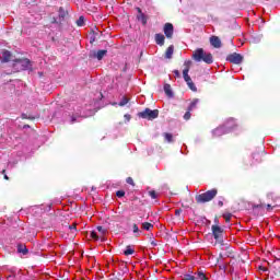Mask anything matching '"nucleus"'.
Listing matches in <instances>:
<instances>
[{
  "label": "nucleus",
  "mask_w": 280,
  "mask_h": 280,
  "mask_svg": "<svg viewBox=\"0 0 280 280\" xmlns=\"http://www.w3.org/2000/svg\"><path fill=\"white\" fill-rule=\"evenodd\" d=\"M192 59L196 62H206L207 65H212L213 63V55L210 52H205V49L198 48L197 50L194 51L192 54Z\"/></svg>",
  "instance_id": "1"
},
{
  "label": "nucleus",
  "mask_w": 280,
  "mask_h": 280,
  "mask_svg": "<svg viewBox=\"0 0 280 280\" xmlns=\"http://www.w3.org/2000/svg\"><path fill=\"white\" fill-rule=\"evenodd\" d=\"M185 69L183 70V77L185 82L187 83L188 89H190V91H194V93H196V91H198V88H196V84H194V81L191 80V77H189V69L191 67V61H185Z\"/></svg>",
  "instance_id": "2"
},
{
  "label": "nucleus",
  "mask_w": 280,
  "mask_h": 280,
  "mask_svg": "<svg viewBox=\"0 0 280 280\" xmlns=\"http://www.w3.org/2000/svg\"><path fill=\"white\" fill-rule=\"evenodd\" d=\"M215 196H218V189L214 188L203 194L197 195L196 200L197 202L203 205L205 202H211Z\"/></svg>",
  "instance_id": "3"
},
{
  "label": "nucleus",
  "mask_w": 280,
  "mask_h": 280,
  "mask_svg": "<svg viewBox=\"0 0 280 280\" xmlns=\"http://www.w3.org/2000/svg\"><path fill=\"white\" fill-rule=\"evenodd\" d=\"M138 117L152 121V119H156V117H159V109L152 110L150 108H145L143 112L138 113Z\"/></svg>",
  "instance_id": "4"
},
{
  "label": "nucleus",
  "mask_w": 280,
  "mask_h": 280,
  "mask_svg": "<svg viewBox=\"0 0 280 280\" xmlns=\"http://www.w3.org/2000/svg\"><path fill=\"white\" fill-rule=\"evenodd\" d=\"M15 69L25 71L32 67L30 59H18L14 63Z\"/></svg>",
  "instance_id": "5"
},
{
  "label": "nucleus",
  "mask_w": 280,
  "mask_h": 280,
  "mask_svg": "<svg viewBox=\"0 0 280 280\" xmlns=\"http://www.w3.org/2000/svg\"><path fill=\"white\" fill-rule=\"evenodd\" d=\"M226 60L229 62H232L233 65H242V61L244 60V57L237 52H234L232 55H229Z\"/></svg>",
  "instance_id": "6"
},
{
  "label": "nucleus",
  "mask_w": 280,
  "mask_h": 280,
  "mask_svg": "<svg viewBox=\"0 0 280 280\" xmlns=\"http://www.w3.org/2000/svg\"><path fill=\"white\" fill-rule=\"evenodd\" d=\"M222 233H223L222 228L218 225H212V234L214 240H217V242H222Z\"/></svg>",
  "instance_id": "7"
},
{
  "label": "nucleus",
  "mask_w": 280,
  "mask_h": 280,
  "mask_svg": "<svg viewBox=\"0 0 280 280\" xmlns=\"http://www.w3.org/2000/svg\"><path fill=\"white\" fill-rule=\"evenodd\" d=\"M164 34L166 38H173L174 36V25L172 23H166L164 25Z\"/></svg>",
  "instance_id": "8"
},
{
  "label": "nucleus",
  "mask_w": 280,
  "mask_h": 280,
  "mask_svg": "<svg viewBox=\"0 0 280 280\" xmlns=\"http://www.w3.org/2000/svg\"><path fill=\"white\" fill-rule=\"evenodd\" d=\"M106 54H108L107 50H97V51L93 50L90 52V56H91V58H96L98 60H102V58H104V56H106Z\"/></svg>",
  "instance_id": "9"
},
{
  "label": "nucleus",
  "mask_w": 280,
  "mask_h": 280,
  "mask_svg": "<svg viewBox=\"0 0 280 280\" xmlns=\"http://www.w3.org/2000/svg\"><path fill=\"white\" fill-rule=\"evenodd\" d=\"M210 45L215 47V49H220V47H222V40H220V37L218 36H212L210 37Z\"/></svg>",
  "instance_id": "10"
},
{
  "label": "nucleus",
  "mask_w": 280,
  "mask_h": 280,
  "mask_svg": "<svg viewBox=\"0 0 280 280\" xmlns=\"http://www.w3.org/2000/svg\"><path fill=\"white\" fill-rule=\"evenodd\" d=\"M137 12H138V15H137L138 21H141V23L145 25V23H148V19H145V14H143V12L141 11V8H137Z\"/></svg>",
  "instance_id": "11"
},
{
  "label": "nucleus",
  "mask_w": 280,
  "mask_h": 280,
  "mask_svg": "<svg viewBox=\"0 0 280 280\" xmlns=\"http://www.w3.org/2000/svg\"><path fill=\"white\" fill-rule=\"evenodd\" d=\"M155 43L156 45H160V47H163V45H165V35L155 34Z\"/></svg>",
  "instance_id": "12"
},
{
  "label": "nucleus",
  "mask_w": 280,
  "mask_h": 280,
  "mask_svg": "<svg viewBox=\"0 0 280 280\" xmlns=\"http://www.w3.org/2000/svg\"><path fill=\"white\" fill-rule=\"evenodd\" d=\"M12 58V54L9 50H3L1 60L2 62H10V59Z\"/></svg>",
  "instance_id": "13"
},
{
  "label": "nucleus",
  "mask_w": 280,
  "mask_h": 280,
  "mask_svg": "<svg viewBox=\"0 0 280 280\" xmlns=\"http://www.w3.org/2000/svg\"><path fill=\"white\" fill-rule=\"evenodd\" d=\"M172 56H174V45H171L165 51V58L167 60H172Z\"/></svg>",
  "instance_id": "14"
},
{
  "label": "nucleus",
  "mask_w": 280,
  "mask_h": 280,
  "mask_svg": "<svg viewBox=\"0 0 280 280\" xmlns=\"http://www.w3.org/2000/svg\"><path fill=\"white\" fill-rule=\"evenodd\" d=\"M199 102H200V100H198V98L192 100V102L190 103V105L188 107V110H190V112L195 110V108H197Z\"/></svg>",
  "instance_id": "15"
},
{
  "label": "nucleus",
  "mask_w": 280,
  "mask_h": 280,
  "mask_svg": "<svg viewBox=\"0 0 280 280\" xmlns=\"http://www.w3.org/2000/svg\"><path fill=\"white\" fill-rule=\"evenodd\" d=\"M18 253H21L22 255H27V247L23 244L18 245Z\"/></svg>",
  "instance_id": "16"
},
{
  "label": "nucleus",
  "mask_w": 280,
  "mask_h": 280,
  "mask_svg": "<svg viewBox=\"0 0 280 280\" xmlns=\"http://www.w3.org/2000/svg\"><path fill=\"white\" fill-rule=\"evenodd\" d=\"M164 93H165L168 97H172V95H173V93H172V85L165 84V85H164Z\"/></svg>",
  "instance_id": "17"
},
{
  "label": "nucleus",
  "mask_w": 280,
  "mask_h": 280,
  "mask_svg": "<svg viewBox=\"0 0 280 280\" xmlns=\"http://www.w3.org/2000/svg\"><path fill=\"white\" fill-rule=\"evenodd\" d=\"M214 137H222L224 135V127H219L213 131Z\"/></svg>",
  "instance_id": "18"
},
{
  "label": "nucleus",
  "mask_w": 280,
  "mask_h": 280,
  "mask_svg": "<svg viewBox=\"0 0 280 280\" xmlns=\"http://www.w3.org/2000/svg\"><path fill=\"white\" fill-rule=\"evenodd\" d=\"M142 229L144 231H152V229H154V225L152 223L144 222V223H142Z\"/></svg>",
  "instance_id": "19"
},
{
  "label": "nucleus",
  "mask_w": 280,
  "mask_h": 280,
  "mask_svg": "<svg viewBox=\"0 0 280 280\" xmlns=\"http://www.w3.org/2000/svg\"><path fill=\"white\" fill-rule=\"evenodd\" d=\"M195 279H198V280H209V278H207V276L202 271H199L197 273V277H195Z\"/></svg>",
  "instance_id": "20"
},
{
  "label": "nucleus",
  "mask_w": 280,
  "mask_h": 280,
  "mask_svg": "<svg viewBox=\"0 0 280 280\" xmlns=\"http://www.w3.org/2000/svg\"><path fill=\"white\" fill-rule=\"evenodd\" d=\"M126 256L128 255H135V249H132L131 246H127L126 250L124 252Z\"/></svg>",
  "instance_id": "21"
},
{
  "label": "nucleus",
  "mask_w": 280,
  "mask_h": 280,
  "mask_svg": "<svg viewBox=\"0 0 280 280\" xmlns=\"http://www.w3.org/2000/svg\"><path fill=\"white\" fill-rule=\"evenodd\" d=\"M164 137L168 143H172V141H174V137L172 136V133H164Z\"/></svg>",
  "instance_id": "22"
},
{
  "label": "nucleus",
  "mask_w": 280,
  "mask_h": 280,
  "mask_svg": "<svg viewBox=\"0 0 280 280\" xmlns=\"http://www.w3.org/2000/svg\"><path fill=\"white\" fill-rule=\"evenodd\" d=\"M77 25L79 27H82L84 25V16H80L77 21Z\"/></svg>",
  "instance_id": "23"
},
{
  "label": "nucleus",
  "mask_w": 280,
  "mask_h": 280,
  "mask_svg": "<svg viewBox=\"0 0 280 280\" xmlns=\"http://www.w3.org/2000/svg\"><path fill=\"white\" fill-rule=\"evenodd\" d=\"M149 195L153 200H156V198H159V195L154 190L149 191Z\"/></svg>",
  "instance_id": "24"
},
{
  "label": "nucleus",
  "mask_w": 280,
  "mask_h": 280,
  "mask_svg": "<svg viewBox=\"0 0 280 280\" xmlns=\"http://www.w3.org/2000/svg\"><path fill=\"white\" fill-rule=\"evenodd\" d=\"M184 119H186V121L191 119V110L186 112V114L184 115Z\"/></svg>",
  "instance_id": "25"
},
{
  "label": "nucleus",
  "mask_w": 280,
  "mask_h": 280,
  "mask_svg": "<svg viewBox=\"0 0 280 280\" xmlns=\"http://www.w3.org/2000/svg\"><path fill=\"white\" fill-rule=\"evenodd\" d=\"M116 196H117L118 198H124V196H126V192H125L124 190H118V191L116 192Z\"/></svg>",
  "instance_id": "26"
},
{
  "label": "nucleus",
  "mask_w": 280,
  "mask_h": 280,
  "mask_svg": "<svg viewBox=\"0 0 280 280\" xmlns=\"http://www.w3.org/2000/svg\"><path fill=\"white\" fill-rule=\"evenodd\" d=\"M90 237H92V240H96V241L100 240V236L97 235L96 232H91Z\"/></svg>",
  "instance_id": "27"
},
{
  "label": "nucleus",
  "mask_w": 280,
  "mask_h": 280,
  "mask_svg": "<svg viewBox=\"0 0 280 280\" xmlns=\"http://www.w3.org/2000/svg\"><path fill=\"white\" fill-rule=\"evenodd\" d=\"M182 280H196V277H194L191 275H186V276H184V278Z\"/></svg>",
  "instance_id": "28"
},
{
  "label": "nucleus",
  "mask_w": 280,
  "mask_h": 280,
  "mask_svg": "<svg viewBox=\"0 0 280 280\" xmlns=\"http://www.w3.org/2000/svg\"><path fill=\"white\" fill-rule=\"evenodd\" d=\"M132 229H133V233H137L138 235H139V233H141V232L139 231V226H138L137 224H133V225H132Z\"/></svg>",
  "instance_id": "29"
},
{
  "label": "nucleus",
  "mask_w": 280,
  "mask_h": 280,
  "mask_svg": "<svg viewBox=\"0 0 280 280\" xmlns=\"http://www.w3.org/2000/svg\"><path fill=\"white\" fill-rule=\"evenodd\" d=\"M126 104H128V100L126 97H124L121 100V102L119 103V106H126Z\"/></svg>",
  "instance_id": "30"
},
{
  "label": "nucleus",
  "mask_w": 280,
  "mask_h": 280,
  "mask_svg": "<svg viewBox=\"0 0 280 280\" xmlns=\"http://www.w3.org/2000/svg\"><path fill=\"white\" fill-rule=\"evenodd\" d=\"M96 229H97V232L102 233L103 235H104V233H106V230H104L103 226H97Z\"/></svg>",
  "instance_id": "31"
},
{
  "label": "nucleus",
  "mask_w": 280,
  "mask_h": 280,
  "mask_svg": "<svg viewBox=\"0 0 280 280\" xmlns=\"http://www.w3.org/2000/svg\"><path fill=\"white\" fill-rule=\"evenodd\" d=\"M127 183L128 185H135V180L132 179V177H128Z\"/></svg>",
  "instance_id": "32"
},
{
  "label": "nucleus",
  "mask_w": 280,
  "mask_h": 280,
  "mask_svg": "<svg viewBox=\"0 0 280 280\" xmlns=\"http://www.w3.org/2000/svg\"><path fill=\"white\" fill-rule=\"evenodd\" d=\"M173 73L175 74V78H180V72L178 70H174Z\"/></svg>",
  "instance_id": "33"
},
{
  "label": "nucleus",
  "mask_w": 280,
  "mask_h": 280,
  "mask_svg": "<svg viewBox=\"0 0 280 280\" xmlns=\"http://www.w3.org/2000/svg\"><path fill=\"white\" fill-rule=\"evenodd\" d=\"M224 218H225V222H230V220H231V214H228V215L225 214Z\"/></svg>",
  "instance_id": "34"
},
{
  "label": "nucleus",
  "mask_w": 280,
  "mask_h": 280,
  "mask_svg": "<svg viewBox=\"0 0 280 280\" xmlns=\"http://www.w3.org/2000/svg\"><path fill=\"white\" fill-rule=\"evenodd\" d=\"M60 16H62V19H65V11H62V9H60Z\"/></svg>",
  "instance_id": "35"
},
{
  "label": "nucleus",
  "mask_w": 280,
  "mask_h": 280,
  "mask_svg": "<svg viewBox=\"0 0 280 280\" xmlns=\"http://www.w3.org/2000/svg\"><path fill=\"white\" fill-rule=\"evenodd\" d=\"M125 119H126L127 121H130V115L126 114V115H125Z\"/></svg>",
  "instance_id": "36"
},
{
  "label": "nucleus",
  "mask_w": 280,
  "mask_h": 280,
  "mask_svg": "<svg viewBox=\"0 0 280 280\" xmlns=\"http://www.w3.org/2000/svg\"><path fill=\"white\" fill-rule=\"evenodd\" d=\"M4 179L10 180V177H8V175L4 174Z\"/></svg>",
  "instance_id": "37"
},
{
  "label": "nucleus",
  "mask_w": 280,
  "mask_h": 280,
  "mask_svg": "<svg viewBox=\"0 0 280 280\" xmlns=\"http://www.w3.org/2000/svg\"><path fill=\"white\" fill-rule=\"evenodd\" d=\"M70 229L71 230L75 229V224L70 225Z\"/></svg>",
  "instance_id": "38"
},
{
  "label": "nucleus",
  "mask_w": 280,
  "mask_h": 280,
  "mask_svg": "<svg viewBox=\"0 0 280 280\" xmlns=\"http://www.w3.org/2000/svg\"><path fill=\"white\" fill-rule=\"evenodd\" d=\"M224 203L222 201H219V207H222Z\"/></svg>",
  "instance_id": "39"
},
{
  "label": "nucleus",
  "mask_w": 280,
  "mask_h": 280,
  "mask_svg": "<svg viewBox=\"0 0 280 280\" xmlns=\"http://www.w3.org/2000/svg\"><path fill=\"white\" fill-rule=\"evenodd\" d=\"M71 121H72V124H74V121H75V117H72V120H71Z\"/></svg>",
  "instance_id": "40"
},
{
  "label": "nucleus",
  "mask_w": 280,
  "mask_h": 280,
  "mask_svg": "<svg viewBox=\"0 0 280 280\" xmlns=\"http://www.w3.org/2000/svg\"><path fill=\"white\" fill-rule=\"evenodd\" d=\"M230 124H231V122H228L226 126H225V128H230Z\"/></svg>",
  "instance_id": "41"
},
{
  "label": "nucleus",
  "mask_w": 280,
  "mask_h": 280,
  "mask_svg": "<svg viewBox=\"0 0 280 280\" xmlns=\"http://www.w3.org/2000/svg\"><path fill=\"white\" fill-rule=\"evenodd\" d=\"M151 245H152V246H156V244H155L154 242H151Z\"/></svg>",
  "instance_id": "42"
},
{
  "label": "nucleus",
  "mask_w": 280,
  "mask_h": 280,
  "mask_svg": "<svg viewBox=\"0 0 280 280\" xmlns=\"http://www.w3.org/2000/svg\"><path fill=\"white\" fill-rule=\"evenodd\" d=\"M175 213H176V215H178V213H180V211L176 210V212H175Z\"/></svg>",
  "instance_id": "43"
},
{
  "label": "nucleus",
  "mask_w": 280,
  "mask_h": 280,
  "mask_svg": "<svg viewBox=\"0 0 280 280\" xmlns=\"http://www.w3.org/2000/svg\"><path fill=\"white\" fill-rule=\"evenodd\" d=\"M1 174H5V170H2Z\"/></svg>",
  "instance_id": "44"
},
{
  "label": "nucleus",
  "mask_w": 280,
  "mask_h": 280,
  "mask_svg": "<svg viewBox=\"0 0 280 280\" xmlns=\"http://www.w3.org/2000/svg\"><path fill=\"white\" fill-rule=\"evenodd\" d=\"M267 207H268V209H270V205H268Z\"/></svg>",
  "instance_id": "45"
},
{
  "label": "nucleus",
  "mask_w": 280,
  "mask_h": 280,
  "mask_svg": "<svg viewBox=\"0 0 280 280\" xmlns=\"http://www.w3.org/2000/svg\"><path fill=\"white\" fill-rule=\"evenodd\" d=\"M12 276H9L8 279H10Z\"/></svg>",
  "instance_id": "46"
}]
</instances>
